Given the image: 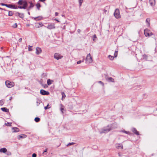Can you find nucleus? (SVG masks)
Masks as SVG:
<instances>
[{
	"instance_id": "f257e3e1",
	"label": "nucleus",
	"mask_w": 157,
	"mask_h": 157,
	"mask_svg": "<svg viewBox=\"0 0 157 157\" xmlns=\"http://www.w3.org/2000/svg\"><path fill=\"white\" fill-rule=\"evenodd\" d=\"M93 61V59L92 57L91 56L90 53L88 54L87 56L86 59V63L87 64H89L91 63Z\"/></svg>"
},
{
	"instance_id": "f03ea898",
	"label": "nucleus",
	"mask_w": 157,
	"mask_h": 157,
	"mask_svg": "<svg viewBox=\"0 0 157 157\" xmlns=\"http://www.w3.org/2000/svg\"><path fill=\"white\" fill-rule=\"evenodd\" d=\"M5 84L6 86L9 88H11L14 86V83L13 82H11L9 80L5 82Z\"/></svg>"
},
{
	"instance_id": "7ed1b4c3",
	"label": "nucleus",
	"mask_w": 157,
	"mask_h": 157,
	"mask_svg": "<svg viewBox=\"0 0 157 157\" xmlns=\"http://www.w3.org/2000/svg\"><path fill=\"white\" fill-rule=\"evenodd\" d=\"M144 34L146 36H150L153 35L152 33L148 29H145L144 30Z\"/></svg>"
},
{
	"instance_id": "20e7f679",
	"label": "nucleus",
	"mask_w": 157,
	"mask_h": 157,
	"mask_svg": "<svg viewBox=\"0 0 157 157\" xmlns=\"http://www.w3.org/2000/svg\"><path fill=\"white\" fill-rule=\"evenodd\" d=\"M114 15L115 17L117 19L121 17V15L120 13L119 10L118 9H116Z\"/></svg>"
},
{
	"instance_id": "39448f33",
	"label": "nucleus",
	"mask_w": 157,
	"mask_h": 157,
	"mask_svg": "<svg viewBox=\"0 0 157 157\" xmlns=\"http://www.w3.org/2000/svg\"><path fill=\"white\" fill-rule=\"evenodd\" d=\"M18 4L23 5V6L25 7V9L27 6V3L25 1L19 0L18 2Z\"/></svg>"
},
{
	"instance_id": "423d86ee",
	"label": "nucleus",
	"mask_w": 157,
	"mask_h": 157,
	"mask_svg": "<svg viewBox=\"0 0 157 157\" xmlns=\"http://www.w3.org/2000/svg\"><path fill=\"white\" fill-rule=\"evenodd\" d=\"M111 130V128L109 127V126H108L107 127H105L102 129L100 131L101 133H105Z\"/></svg>"
},
{
	"instance_id": "0eeeda50",
	"label": "nucleus",
	"mask_w": 157,
	"mask_h": 157,
	"mask_svg": "<svg viewBox=\"0 0 157 157\" xmlns=\"http://www.w3.org/2000/svg\"><path fill=\"white\" fill-rule=\"evenodd\" d=\"M54 57L56 59L59 60L61 59L63 56L59 53H55L54 54Z\"/></svg>"
},
{
	"instance_id": "6e6552de",
	"label": "nucleus",
	"mask_w": 157,
	"mask_h": 157,
	"mask_svg": "<svg viewBox=\"0 0 157 157\" xmlns=\"http://www.w3.org/2000/svg\"><path fill=\"white\" fill-rule=\"evenodd\" d=\"M56 27L54 23H49L48 24L47 28L51 30L55 29Z\"/></svg>"
},
{
	"instance_id": "1a4fd4ad",
	"label": "nucleus",
	"mask_w": 157,
	"mask_h": 157,
	"mask_svg": "<svg viewBox=\"0 0 157 157\" xmlns=\"http://www.w3.org/2000/svg\"><path fill=\"white\" fill-rule=\"evenodd\" d=\"M40 93L43 95H48L49 93L48 91H46L44 90H40Z\"/></svg>"
},
{
	"instance_id": "9d476101",
	"label": "nucleus",
	"mask_w": 157,
	"mask_h": 157,
	"mask_svg": "<svg viewBox=\"0 0 157 157\" xmlns=\"http://www.w3.org/2000/svg\"><path fill=\"white\" fill-rule=\"evenodd\" d=\"M36 54L37 55H39L42 52V50L40 48L37 47L36 48Z\"/></svg>"
},
{
	"instance_id": "9b49d317",
	"label": "nucleus",
	"mask_w": 157,
	"mask_h": 157,
	"mask_svg": "<svg viewBox=\"0 0 157 157\" xmlns=\"http://www.w3.org/2000/svg\"><path fill=\"white\" fill-rule=\"evenodd\" d=\"M116 147L117 149H123V146L122 144H116Z\"/></svg>"
},
{
	"instance_id": "f8f14e48",
	"label": "nucleus",
	"mask_w": 157,
	"mask_h": 157,
	"mask_svg": "<svg viewBox=\"0 0 157 157\" xmlns=\"http://www.w3.org/2000/svg\"><path fill=\"white\" fill-rule=\"evenodd\" d=\"M27 137L26 136L25 134H21L20 135H19L17 137V138L18 139H20L21 138H25Z\"/></svg>"
},
{
	"instance_id": "ddd939ff",
	"label": "nucleus",
	"mask_w": 157,
	"mask_h": 157,
	"mask_svg": "<svg viewBox=\"0 0 157 157\" xmlns=\"http://www.w3.org/2000/svg\"><path fill=\"white\" fill-rule=\"evenodd\" d=\"M106 80L109 82H114V79L111 77H109L106 78Z\"/></svg>"
},
{
	"instance_id": "4468645a",
	"label": "nucleus",
	"mask_w": 157,
	"mask_h": 157,
	"mask_svg": "<svg viewBox=\"0 0 157 157\" xmlns=\"http://www.w3.org/2000/svg\"><path fill=\"white\" fill-rule=\"evenodd\" d=\"M7 149L6 148H3L0 149V152L5 153L7 151Z\"/></svg>"
},
{
	"instance_id": "2eb2a0df",
	"label": "nucleus",
	"mask_w": 157,
	"mask_h": 157,
	"mask_svg": "<svg viewBox=\"0 0 157 157\" xmlns=\"http://www.w3.org/2000/svg\"><path fill=\"white\" fill-rule=\"evenodd\" d=\"M149 3L151 6H154L155 5V0H150Z\"/></svg>"
},
{
	"instance_id": "dca6fc26",
	"label": "nucleus",
	"mask_w": 157,
	"mask_h": 157,
	"mask_svg": "<svg viewBox=\"0 0 157 157\" xmlns=\"http://www.w3.org/2000/svg\"><path fill=\"white\" fill-rule=\"evenodd\" d=\"M132 131L134 133L138 135H139V133L135 128H133L132 129Z\"/></svg>"
},
{
	"instance_id": "f3484780",
	"label": "nucleus",
	"mask_w": 157,
	"mask_h": 157,
	"mask_svg": "<svg viewBox=\"0 0 157 157\" xmlns=\"http://www.w3.org/2000/svg\"><path fill=\"white\" fill-rule=\"evenodd\" d=\"M12 129L13 130V132H19V129L18 128H17L14 127L12 128Z\"/></svg>"
},
{
	"instance_id": "a211bd4d",
	"label": "nucleus",
	"mask_w": 157,
	"mask_h": 157,
	"mask_svg": "<svg viewBox=\"0 0 157 157\" xmlns=\"http://www.w3.org/2000/svg\"><path fill=\"white\" fill-rule=\"evenodd\" d=\"M53 82V80H51L50 79H48L47 80V83L48 85H50L51 84L52 82Z\"/></svg>"
},
{
	"instance_id": "6ab92c4d",
	"label": "nucleus",
	"mask_w": 157,
	"mask_h": 157,
	"mask_svg": "<svg viewBox=\"0 0 157 157\" xmlns=\"http://www.w3.org/2000/svg\"><path fill=\"white\" fill-rule=\"evenodd\" d=\"M1 109L2 110V111L4 112H9L8 109H7V108L5 107L2 108H1Z\"/></svg>"
},
{
	"instance_id": "aec40b11",
	"label": "nucleus",
	"mask_w": 157,
	"mask_h": 157,
	"mask_svg": "<svg viewBox=\"0 0 157 157\" xmlns=\"http://www.w3.org/2000/svg\"><path fill=\"white\" fill-rule=\"evenodd\" d=\"M5 6L9 8H15V6L11 4H6Z\"/></svg>"
},
{
	"instance_id": "412c9836",
	"label": "nucleus",
	"mask_w": 157,
	"mask_h": 157,
	"mask_svg": "<svg viewBox=\"0 0 157 157\" xmlns=\"http://www.w3.org/2000/svg\"><path fill=\"white\" fill-rule=\"evenodd\" d=\"M60 110L61 111L62 113H63V110H64V106L62 104H60Z\"/></svg>"
},
{
	"instance_id": "4be33fe9",
	"label": "nucleus",
	"mask_w": 157,
	"mask_h": 157,
	"mask_svg": "<svg viewBox=\"0 0 157 157\" xmlns=\"http://www.w3.org/2000/svg\"><path fill=\"white\" fill-rule=\"evenodd\" d=\"M150 19L149 18H147L146 20V22L148 24V26H149L150 25Z\"/></svg>"
},
{
	"instance_id": "5701e85b",
	"label": "nucleus",
	"mask_w": 157,
	"mask_h": 157,
	"mask_svg": "<svg viewBox=\"0 0 157 157\" xmlns=\"http://www.w3.org/2000/svg\"><path fill=\"white\" fill-rule=\"evenodd\" d=\"M108 57L109 59L110 60H113L114 58V57L113 56H111L110 55H109Z\"/></svg>"
},
{
	"instance_id": "b1692460",
	"label": "nucleus",
	"mask_w": 157,
	"mask_h": 157,
	"mask_svg": "<svg viewBox=\"0 0 157 157\" xmlns=\"http://www.w3.org/2000/svg\"><path fill=\"white\" fill-rule=\"evenodd\" d=\"M11 123L7 122L6 123H5V124L7 126H11Z\"/></svg>"
},
{
	"instance_id": "393cba45",
	"label": "nucleus",
	"mask_w": 157,
	"mask_h": 157,
	"mask_svg": "<svg viewBox=\"0 0 157 157\" xmlns=\"http://www.w3.org/2000/svg\"><path fill=\"white\" fill-rule=\"evenodd\" d=\"M40 120V119L39 117H36L35 118V121L37 122H39Z\"/></svg>"
},
{
	"instance_id": "a878e982",
	"label": "nucleus",
	"mask_w": 157,
	"mask_h": 157,
	"mask_svg": "<svg viewBox=\"0 0 157 157\" xmlns=\"http://www.w3.org/2000/svg\"><path fill=\"white\" fill-rule=\"evenodd\" d=\"M30 6L29 7V9H30L32 8L34 6V5L32 2H30Z\"/></svg>"
},
{
	"instance_id": "bb28decb",
	"label": "nucleus",
	"mask_w": 157,
	"mask_h": 157,
	"mask_svg": "<svg viewBox=\"0 0 157 157\" xmlns=\"http://www.w3.org/2000/svg\"><path fill=\"white\" fill-rule=\"evenodd\" d=\"M97 37L96 36V35H94L93 36V40L94 41H95L97 39Z\"/></svg>"
},
{
	"instance_id": "cd10ccee",
	"label": "nucleus",
	"mask_w": 157,
	"mask_h": 157,
	"mask_svg": "<svg viewBox=\"0 0 157 157\" xmlns=\"http://www.w3.org/2000/svg\"><path fill=\"white\" fill-rule=\"evenodd\" d=\"M83 0H78V2L80 6H81L82 5V3L83 2Z\"/></svg>"
},
{
	"instance_id": "c85d7f7f",
	"label": "nucleus",
	"mask_w": 157,
	"mask_h": 157,
	"mask_svg": "<svg viewBox=\"0 0 157 157\" xmlns=\"http://www.w3.org/2000/svg\"><path fill=\"white\" fill-rule=\"evenodd\" d=\"M18 16L21 18H22L24 17L23 14L19 13H18Z\"/></svg>"
},
{
	"instance_id": "c756f323",
	"label": "nucleus",
	"mask_w": 157,
	"mask_h": 157,
	"mask_svg": "<svg viewBox=\"0 0 157 157\" xmlns=\"http://www.w3.org/2000/svg\"><path fill=\"white\" fill-rule=\"evenodd\" d=\"M4 103V101L3 100H1L0 101V105H2Z\"/></svg>"
},
{
	"instance_id": "7c9ffc66",
	"label": "nucleus",
	"mask_w": 157,
	"mask_h": 157,
	"mask_svg": "<svg viewBox=\"0 0 157 157\" xmlns=\"http://www.w3.org/2000/svg\"><path fill=\"white\" fill-rule=\"evenodd\" d=\"M40 101L39 100H37L36 102L37 106H38L40 103Z\"/></svg>"
},
{
	"instance_id": "2f4dec72",
	"label": "nucleus",
	"mask_w": 157,
	"mask_h": 157,
	"mask_svg": "<svg viewBox=\"0 0 157 157\" xmlns=\"http://www.w3.org/2000/svg\"><path fill=\"white\" fill-rule=\"evenodd\" d=\"M49 106V104H48L47 106H46L44 107V109L46 110L50 108V107L49 106Z\"/></svg>"
},
{
	"instance_id": "473e14b6",
	"label": "nucleus",
	"mask_w": 157,
	"mask_h": 157,
	"mask_svg": "<svg viewBox=\"0 0 157 157\" xmlns=\"http://www.w3.org/2000/svg\"><path fill=\"white\" fill-rule=\"evenodd\" d=\"M62 98H65V97H66L65 94L63 92H62Z\"/></svg>"
},
{
	"instance_id": "72a5a7b5",
	"label": "nucleus",
	"mask_w": 157,
	"mask_h": 157,
	"mask_svg": "<svg viewBox=\"0 0 157 157\" xmlns=\"http://www.w3.org/2000/svg\"><path fill=\"white\" fill-rule=\"evenodd\" d=\"M17 24L16 23L15 24H14V25H13L12 26L14 28H16L17 27Z\"/></svg>"
},
{
	"instance_id": "f704fd0d",
	"label": "nucleus",
	"mask_w": 157,
	"mask_h": 157,
	"mask_svg": "<svg viewBox=\"0 0 157 157\" xmlns=\"http://www.w3.org/2000/svg\"><path fill=\"white\" fill-rule=\"evenodd\" d=\"M118 52L117 51H116L114 54V56L115 57H116L117 56Z\"/></svg>"
},
{
	"instance_id": "c9c22d12",
	"label": "nucleus",
	"mask_w": 157,
	"mask_h": 157,
	"mask_svg": "<svg viewBox=\"0 0 157 157\" xmlns=\"http://www.w3.org/2000/svg\"><path fill=\"white\" fill-rule=\"evenodd\" d=\"M38 24L39 25V26H38V27L39 28L40 26H42L44 25L43 24H42V23H38Z\"/></svg>"
},
{
	"instance_id": "e433bc0d",
	"label": "nucleus",
	"mask_w": 157,
	"mask_h": 157,
	"mask_svg": "<svg viewBox=\"0 0 157 157\" xmlns=\"http://www.w3.org/2000/svg\"><path fill=\"white\" fill-rule=\"evenodd\" d=\"M32 47V46H30V45L28 47V50L29 51H32V49L31 48Z\"/></svg>"
},
{
	"instance_id": "4c0bfd02",
	"label": "nucleus",
	"mask_w": 157,
	"mask_h": 157,
	"mask_svg": "<svg viewBox=\"0 0 157 157\" xmlns=\"http://www.w3.org/2000/svg\"><path fill=\"white\" fill-rule=\"evenodd\" d=\"M37 7L38 10H39L40 8V5L39 4H37L36 5Z\"/></svg>"
},
{
	"instance_id": "58836bf2",
	"label": "nucleus",
	"mask_w": 157,
	"mask_h": 157,
	"mask_svg": "<svg viewBox=\"0 0 157 157\" xmlns=\"http://www.w3.org/2000/svg\"><path fill=\"white\" fill-rule=\"evenodd\" d=\"M98 82L99 83H100V84H101L103 86H104V83L102 82L101 81H99Z\"/></svg>"
},
{
	"instance_id": "ea45409f",
	"label": "nucleus",
	"mask_w": 157,
	"mask_h": 157,
	"mask_svg": "<svg viewBox=\"0 0 157 157\" xmlns=\"http://www.w3.org/2000/svg\"><path fill=\"white\" fill-rule=\"evenodd\" d=\"M8 15L9 16H12L13 15V13L11 11H9V12Z\"/></svg>"
},
{
	"instance_id": "a19ab883",
	"label": "nucleus",
	"mask_w": 157,
	"mask_h": 157,
	"mask_svg": "<svg viewBox=\"0 0 157 157\" xmlns=\"http://www.w3.org/2000/svg\"><path fill=\"white\" fill-rule=\"evenodd\" d=\"M18 8L20 9H25V7H24L23 6H18Z\"/></svg>"
},
{
	"instance_id": "79ce46f5",
	"label": "nucleus",
	"mask_w": 157,
	"mask_h": 157,
	"mask_svg": "<svg viewBox=\"0 0 157 157\" xmlns=\"http://www.w3.org/2000/svg\"><path fill=\"white\" fill-rule=\"evenodd\" d=\"M37 18L38 19V20H40L41 19H42V18L41 17H38L35 18V20H37Z\"/></svg>"
},
{
	"instance_id": "37998d69",
	"label": "nucleus",
	"mask_w": 157,
	"mask_h": 157,
	"mask_svg": "<svg viewBox=\"0 0 157 157\" xmlns=\"http://www.w3.org/2000/svg\"><path fill=\"white\" fill-rule=\"evenodd\" d=\"M143 58L144 59H147V56L146 55H144L143 56Z\"/></svg>"
},
{
	"instance_id": "c03bdc74",
	"label": "nucleus",
	"mask_w": 157,
	"mask_h": 157,
	"mask_svg": "<svg viewBox=\"0 0 157 157\" xmlns=\"http://www.w3.org/2000/svg\"><path fill=\"white\" fill-rule=\"evenodd\" d=\"M36 155L35 153H33L32 155V157H36Z\"/></svg>"
},
{
	"instance_id": "a18cd8bd",
	"label": "nucleus",
	"mask_w": 157,
	"mask_h": 157,
	"mask_svg": "<svg viewBox=\"0 0 157 157\" xmlns=\"http://www.w3.org/2000/svg\"><path fill=\"white\" fill-rule=\"evenodd\" d=\"M82 62V61L81 60H79L77 62V63L78 64H79L81 63Z\"/></svg>"
},
{
	"instance_id": "49530a36",
	"label": "nucleus",
	"mask_w": 157,
	"mask_h": 157,
	"mask_svg": "<svg viewBox=\"0 0 157 157\" xmlns=\"http://www.w3.org/2000/svg\"><path fill=\"white\" fill-rule=\"evenodd\" d=\"M22 41V38H20L19 39V40H18V41L19 42H21Z\"/></svg>"
},
{
	"instance_id": "de8ad7c7",
	"label": "nucleus",
	"mask_w": 157,
	"mask_h": 157,
	"mask_svg": "<svg viewBox=\"0 0 157 157\" xmlns=\"http://www.w3.org/2000/svg\"><path fill=\"white\" fill-rule=\"evenodd\" d=\"M123 132H124L125 133H126V134H128L129 132H127L126 131H123Z\"/></svg>"
},
{
	"instance_id": "09e8293b",
	"label": "nucleus",
	"mask_w": 157,
	"mask_h": 157,
	"mask_svg": "<svg viewBox=\"0 0 157 157\" xmlns=\"http://www.w3.org/2000/svg\"><path fill=\"white\" fill-rule=\"evenodd\" d=\"M47 151V149H46L44 151L43 153H44V152H46Z\"/></svg>"
},
{
	"instance_id": "8fccbe9b",
	"label": "nucleus",
	"mask_w": 157,
	"mask_h": 157,
	"mask_svg": "<svg viewBox=\"0 0 157 157\" xmlns=\"http://www.w3.org/2000/svg\"><path fill=\"white\" fill-rule=\"evenodd\" d=\"M55 15L56 16H58V13L57 12H56L55 13Z\"/></svg>"
},
{
	"instance_id": "3c124183",
	"label": "nucleus",
	"mask_w": 157,
	"mask_h": 157,
	"mask_svg": "<svg viewBox=\"0 0 157 157\" xmlns=\"http://www.w3.org/2000/svg\"><path fill=\"white\" fill-rule=\"evenodd\" d=\"M106 11H107V10H105V9H104L103 10V12L105 13L106 12Z\"/></svg>"
},
{
	"instance_id": "603ef678",
	"label": "nucleus",
	"mask_w": 157,
	"mask_h": 157,
	"mask_svg": "<svg viewBox=\"0 0 157 157\" xmlns=\"http://www.w3.org/2000/svg\"><path fill=\"white\" fill-rule=\"evenodd\" d=\"M1 4L2 6H5V5H6V4H3V3H2Z\"/></svg>"
},
{
	"instance_id": "864d4df0",
	"label": "nucleus",
	"mask_w": 157,
	"mask_h": 157,
	"mask_svg": "<svg viewBox=\"0 0 157 157\" xmlns=\"http://www.w3.org/2000/svg\"><path fill=\"white\" fill-rule=\"evenodd\" d=\"M55 20H56L58 22H59V21L57 20V19H56V18H55V19H54Z\"/></svg>"
},
{
	"instance_id": "5fc2aeb1",
	"label": "nucleus",
	"mask_w": 157,
	"mask_h": 157,
	"mask_svg": "<svg viewBox=\"0 0 157 157\" xmlns=\"http://www.w3.org/2000/svg\"><path fill=\"white\" fill-rule=\"evenodd\" d=\"M78 33H80V30L79 29L78 30Z\"/></svg>"
},
{
	"instance_id": "6e6d98bb",
	"label": "nucleus",
	"mask_w": 157,
	"mask_h": 157,
	"mask_svg": "<svg viewBox=\"0 0 157 157\" xmlns=\"http://www.w3.org/2000/svg\"><path fill=\"white\" fill-rule=\"evenodd\" d=\"M73 144V143H69V144H68V145H69V144L71 145V144Z\"/></svg>"
},
{
	"instance_id": "4d7b16f0",
	"label": "nucleus",
	"mask_w": 157,
	"mask_h": 157,
	"mask_svg": "<svg viewBox=\"0 0 157 157\" xmlns=\"http://www.w3.org/2000/svg\"><path fill=\"white\" fill-rule=\"evenodd\" d=\"M27 25V26H29V24H27V25Z\"/></svg>"
},
{
	"instance_id": "13d9d810",
	"label": "nucleus",
	"mask_w": 157,
	"mask_h": 157,
	"mask_svg": "<svg viewBox=\"0 0 157 157\" xmlns=\"http://www.w3.org/2000/svg\"><path fill=\"white\" fill-rule=\"evenodd\" d=\"M12 97H11L10 98V100H11V99H12Z\"/></svg>"
},
{
	"instance_id": "bf43d9fd",
	"label": "nucleus",
	"mask_w": 157,
	"mask_h": 157,
	"mask_svg": "<svg viewBox=\"0 0 157 157\" xmlns=\"http://www.w3.org/2000/svg\"><path fill=\"white\" fill-rule=\"evenodd\" d=\"M11 155V153H10H10H9V155Z\"/></svg>"
},
{
	"instance_id": "052dcab7",
	"label": "nucleus",
	"mask_w": 157,
	"mask_h": 157,
	"mask_svg": "<svg viewBox=\"0 0 157 157\" xmlns=\"http://www.w3.org/2000/svg\"><path fill=\"white\" fill-rule=\"evenodd\" d=\"M119 155L120 156V154H119Z\"/></svg>"
}]
</instances>
